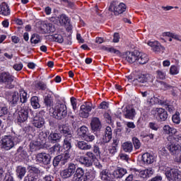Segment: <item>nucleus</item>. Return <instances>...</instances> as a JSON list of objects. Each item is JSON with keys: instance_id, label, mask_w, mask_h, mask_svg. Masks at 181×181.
Returning a JSON list of instances; mask_svg holds the SVG:
<instances>
[{"instance_id": "obj_1", "label": "nucleus", "mask_w": 181, "mask_h": 181, "mask_svg": "<svg viewBox=\"0 0 181 181\" xmlns=\"http://www.w3.org/2000/svg\"><path fill=\"white\" fill-rule=\"evenodd\" d=\"M58 130L62 135L64 136L63 147L65 151H70L73 146H71V141L73 139V132L70 130L69 127L62 124L58 127Z\"/></svg>"}, {"instance_id": "obj_2", "label": "nucleus", "mask_w": 181, "mask_h": 181, "mask_svg": "<svg viewBox=\"0 0 181 181\" xmlns=\"http://www.w3.org/2000/svg\"><path fill=\"white\" fill-rule=\"evenodd\" d=\"M126 60L128 63L137 62L139 64H146L149 62V57L143 52H129L126 53Z\"/></svg>"}, {"instance_id": "obj_3", "label": "nucleus", "mask_w": 181, "mask_h": 181, "mask_svg": "<svg viewBox=\"0 0 181 181\" xmlns=\"http://www.w3.org/2000/svg\"><path fill=\"white\" fill-rule=\"evenodd\" d=\"M49 113L55 119H64L67 117V106L62 103H57L49 110Z\"/></svg>"}, {"instance_id": "obj_4", "label": "nucleus", "mask_w": 181, "mask_h": 181, "mask_svg": "<svg viewBox=\"0 0 181 181\" xmlns=\"http://www.w3.org/2000/svg\"><path fill=\"white\" fill-rule=\"evenodd\" d=\"M22 141V136L5 135L1 139V148L4 151H11Z\"/></svg>"}, {"instance_id": "obj_5", "label": "nucleus", "mask_w": 181, "mask_h": 181, "mask_svg": "<svg viewBox=\"0 0 181 181\" xmlns=\"http://www.w3.org/2000/svg\"><path fill=\"white\" fill-rule=\"evenodd\" d=\"M0 83L4 84L6 88L11 90L16 86V78L10 74L9 72H1L0 74Z\"/></svg>"}, {"instance_id": "obj_6", "label": "nucleus", "mask_w": 181, "mask_h": 181, "mask_svg": "<svg viewBox=\"0 0 181 181\" xmlns=\"http://www.w3.org/2000/svg\"><path fill=\"white\" fill-rule=\"evenodd\" d=\"M97 157L93 151H86L85 156H81L78 158V162L85 168H91L93 166V161L96 160Z\"/></svg>"}, {"instance_id": "obj_7", "label": "nucleus", "mask_w": 181, "mask_h": 181, "mask_svg": "<svg viewBox=\"0 0 181 181\" xmlns=\"http://www.w3.org/2000/svg\"><path fill=\"white\" fill-rule=\"evenodd\" d=\"M148 83V84H152L153 83V76L149 74H141L139 75L136 78L132 81L133 86L141 87Z\"/></svg>"}, {"instance_id": "obj_8", "label": "nucleus", "mask_w": 181, "mask_h": 181, "mask_svg": "<svg viewBox=\"0 0 181 181\" xmlns=\"http://www.w3.org/2000/svg\"><path fill=\"white\" fill-rule=\"evenodd\" d=\"M151 114L157 121H166L168 119V112L162 107H153L151 110Z\"/></svg>"}, {"instance_id": "obj_9", "label": "nucleus", "mask_w": 181, "mask_h": 181, "mask_svg": "<svg viewBox=\"0 0 181 181\" xmlns=\"http://www.w3.org/2000/svg\"><path fill=\"white\" fill-rule=\"evenodd\" d=\"M165 176L169 181L181 180V172L177 168H167Z\"/></svg>"}, {"instance_id": "obj_10", "label": "nucleus", "mask_w": 181, "mask_h": 181, "mask_svg": "<svg viewBox=\"0 0 181 181\" xmlns=\"http://www.w3.org/2000/svg\"><path fill=\"white\" fill-rule=\"evenodd\" d=\"M93 110V103L90 102H86L83 105L81 106L79 111V116L81 118H88L90 116V112Z\"/></svg>"}, {"instance_id": "obj_11", "label": "nucleus", "mask_w": 181, "mask_h": 181, "mask_svg": "<svg viewBox=\"0 0 181 181\" xmlns=\"http://www.w3.org/2000/svg\"><path fill=\"white\" fill-rule=\"evenodd\" d=\"M29 111L30 109L28 107H23L18 112L17 121L22 124L28 121V118H29Z\"/></svg>"}, {"instance_id": "obj_12", "label": "nucleus", "mask_w": 181, "mask_h": 181, "mask_svg": "<svg viewBox=\"0 0 181 181\" xmlns=\"http://www.w3.org/2000/svg\"><path fill=\"white\" fill-rule=\"evenodd\" d=\"M52 157L49 153H39L36 156V162L42 163V165H50Z\"/></svg>"}, {"instance_id": "obj_13", "label": "nucleus", "mask_w": 181, "mask_h": 181, "mask_svg": "<svg viewBox=\"0 0 181 181\" xmlns=\"http://www.w3.org/2000/svg\"><path fill=\"white\" fill-rule=\"evenodd\" d=\"M147 45L152 47V50L157 54L163 53L165 52V48L158 41H148Z\"/></svg>"}, {"instance_id": "obj_14", "label": "nucleus", "mask_w": 181, "mask_h": 181, "mask_svg": "<svg viewBox=\"0 0 181 181\" xmlns=\"http://www.w3.org/2000/svg\"><path fill=\"white\" fill-rule=\"evenodd\" d=\"M167 148L170 152L171 155H179L181 152V146L177 144H168Z\"/></svg>"}, {"instance_id": "obj_15", "label": "nucleus", "mask_w": 181, "mask_h": 181, "mask_svg": "<svg viewBox=\"0 0 181 181\" xmlns=\"http://www.w3.org/2000/svg\"><path fill=\"white\" fill-rule=\"evenodd\" d=\"M60 139H62V135L54 132H51L48 136V141L49 144H59Z\"/></svg>"}, {"instance_id": "obj_16", "label": "nucleus", "mask_w": 181, "mask_h": 181, "mask_svg": "<svg viewBox=\"0 0 181 181\" xmlns=\"http://www.w3.org/2000/svg\"><path fill=\"white\" fill-rule=\"evenodd\" d=\"M8 102L10 105H13V107L17 105L18 103H19V93L14 92L10 95L8 98Z\"/></svg>"}, {"instance_id": "obj_17", "label": "nucleus", "mask_w": 181, "mask_h": 181, "mask_svg": "<svg viewBox=\"0 0 181 181\" xmlns=\"http://www.w3.org/2000/svg\"><path fill=\"white\" fill-rule=\"evenodd\" d=\"M25 175H26V167L23 165H18L16 167V175L18 179L22 180V179L25 177Z\"/></svg>"}, {"instance_id": "obj_18", "label": "nucleus", "mask_w": 181, "mask_h": 181, "mask_svg": "<svg viewBox=\"0 0 181 181\" xmlns=\"http://www.w3.org/2000/svg\"><path fill=\"white\" fill-rule=\"evenodd\" d=\"M112 139V129L110 127H107L105 130V135L103 138L104 144H108Z\"/></svg>"}, {"instance_id": "obj_19", "label": "nucleus", "mask_w": 181, "mask_h": 181, "mask_svg": "<svg viewBox=\"0 0 181 181\" xmlns=\"http://www.w3.org/2000/svg\"><path fill=\"white\" fill-rule=\"evenodd\" d=\"M90 127L92 131H94V132L100 131V129H101V122L100 121V119L93 117L90 122Z\"/></svg>"}, {"instance_id": "obj_20", "label": "nucleus", "mask_w": 181, "mask_h": 181, "mask_svg": "<svg viewBox=\"0 0 181 181\" xmlns=\"http://www.w3.org/2000/svg\"><path fill=\"white\" fill-rule=\"evenodd\" d=\"M45 124H46V122L45 121V118L42 117L41 116L35 117L33 120V125L35 127V128H43L45 126Z\"/></svg>"}, {"instance_id": "obj_21", "label": "nucleus", "mask_w": 181, "mask_h": 181, "mask_svg": "<svg viewBox=\"0 0 181 181\" xmlns=\"http://www.w3.org/2000/svg\"><path fill=\"white\" fill-rule=\"evenodd\" d=\"M112 175L115 179H121V177H124V175H127V169L118 167L113 171Z\"/></svg>"}, {"instance_id": "obj_22", "label": "nucleus", "mask_w": 181, "mask_h": 181, "mask_svg": "<svg viewBox=\"0 0 181 181\" xmlns=\"http://www.w3.org/2000/svg\"><path fill=\"white\" fill-rule=\"evenodd\" d=\"M76 146H77L78 149H81V151H90L93 148L91 144H89L84 141H77Z\"/></svg>"}, {"instance_id": "obj_23", "label": "nucleus", "mask_w": 181, "mask_h": 181, "mask_svg": "<svg viewBox=\"0 0 181 181\" xmlns=\"http://www.w3.org/2000/svg\"><path fill=\"white\" fill-rule=\"evenodd\" d=\"M135 115H136V112H135V109H128L127 107H124V116L125 117V118H127V119H134Z\"/></svg>"}, {"instance_id": "obj_24", "label": "nucleus", "mask_w": 181, "mask_h": 181, "mask_svg": "<svg viewBox=\"0 0 181 181\" xmlns=\"http://www.w3.org/2000/svg\"><path fill=\"white\" fill-rule=\"evenodd\" d=\"M142 162L146 165H151L153 162L155 161V157L149 153H145L142 156Z\"/></svg>"}, {"instance_id": "obj_25", "label": "nucleus", "mask_w": 181, "mask_h": 181, "mask_svg": "<svg viewBox=\"0 0 181 181\" xmlns=\"http://www.w3.org/2000/svg\"><path fill=\"white\" fill-rule=\"evenodd\" d=\"M0 15H4V16L11 15V9H9V6H8L5 2L1 3L0 5Z\"/></svg>"}, {"instance_id": "obj_26", "label": "nucleus", "mask_w": 181, "mask_h": 181, "mask_svg": "<svg viewBox=\"0 0 181 181\" xmlns=\"http://www.w3.org/2000/svg\"><path fill=\"white\" fill-rule=\"evenodd\" d=\"M127 11V6L124 3H120L119 5L114 7V12L115 15H120Z\"/></svg>"}, {"instance_id": "obj_27", "label": "nucleus", "mask_w": 181, "mask_h": 181, "mask_svg": "<svg viewBox=\"0 0 181 181\" xmlns=\"http://www.w3.org/2000/svg\"><path fill=\"white\" fill-rule=\"evenodd\" d=\"M96 173H97V172L95 171L94 168H90L88 171V173L86 175V178L83 180V181H93L94 179H95Z\"/></svg>"}, {"instance_id": "obj_28", "label": "nucleus", "mask_w": 181, "mask_h": 181, "mask_svg": "<svg viewBox=\"0 0 181 181\" xmlns=\"http://www.w3.org/2000/svg\"><path fill=\"white\" fill-rule=\"evenodd\" d=\"M28 98H29V96H28V93L25 91V90H21L18 93L19 102L22 104H25L28 103Z\"/></svg>"}, {"instance_id": "obj_29", "label": "nucleus", "mask_w": 181, "mask_h": 181, "mask_svg": "<svg viewBox=\"0 0 181 181\" xmlns=\"http://www.w3.org/2000/svg\"><path fill=\"white\" fill-rule=\"evenodd\" d=\"M122 149L124 151V152H127L129 153H131L132 151L134 150V146L132 145V142H124L122 144Z\"/></svg>"}, {"instance_id": "obj_30", "label": "nucleus", "mask_w": 181, "mask_h": 181, "mask_svg": "<svg viewBox=\"0 0 181 181\" xmlns=\"http://www.w3.org/2000/svg\"><path fill=\"white\" fill-rule=\"evenodd\" d=\"M30 104L34 110L40 108V104L39 103V98L37 96H33L30 99Z\"/></svg>"}, {"instance_id": "obj_31", "label": "nucleus", "mask_w": 181, "mask_h": 181, "mask_svg": "<svg viewBox=\"0 0 181 181\" xmlns=\"http://www.w3.org/2000/svg\"><path fill=\"white\" fill-rule=\"evenodd\" d=\"M28 169L30 172V174H31V175H35L37 176V175H39V173H41V175L45 174V171H40V170H39V168H37L33 165H29Z\"/></svg>"}, {"instance_id": "obj_32", "label": "nucleus", "mask_w": 181, "mask_h": 181, "mask_svg": "<svg viewBox=\"0 0 181 181\" xmlns=\"http://www.w3.org/2000/svg\"><path fill=\"white\" fill-rule=\"evenodd\" d=\"M167 139L168 141H170V139H174L175 142H181V134L175 130V133H173L172 136H169Z\"/></svg>"}, {"instance_id": "obj_33", "label": "nucleus", "mask_w": 181, "mask_h": 181, "mask_svg": "<svg viewBox=\"0 0 181 181\" xmlns=\"http://www.w3.org/2000/svg\"><path fill=\"white\" fill-rule=\"evenodd\" d=\"M59 22L62 26H65L67 23H70V19L66 14H62L59 18Z\"/></svg>"}, {"instance_id": "obj_34", "label": "nucleus", "mask_w": 181, "mask_h": 181, "mask_svg": "<svg viewBox=\"0 0 181 181\" xmlns=\"http://www.w3.org/2000/svg\"><path fill=\"white\" fill-rule=\"evenodd\" d=\"M88 128H87V127L86 126H82L81 127H80L79 130H78V135L81 136V138H82L83 139H84V137L88 134Z\"/></svg>"}, {"instance_id": "obj_35", "label": "nucleus", "mask_w": 181, "mask_h": 181, "mask_svg": "<svg viewBox=\"0 0 181 181\" xmlns=\"http://www.w3.org/2000/svg\"><path fill=\"white\" fill-rule=\"evenodd\" d=\"M101 49L104 50V52H107L108 53H114L115 54H119V51L118 49H115L112 47L103 46L101 47Z\"/></svg>"}, {"instance_id": "obj_36", "label": "nucleus", "mask_w": 181, "mask_h": 181, "mask_svg": "<svg viewBox=\"0 0 181 181\" xmlns=\"http://www.w3.org/2000/svg\"><path fill=\"white\" fill-rule=\"evenodd\" d=\"M41 40L40 35L38 34H33L30 37V43L32 45H37V43H40Z\"/></svg>"}, {"instance_id": "obj_37", "label": "nucleus", "mask_w": 181, "mask_h": 181, "mask_svg": "<svg viewBox=\"0 0 181 181\" xmlns=\"http://www.w3.org/2000/svg\"><path fill=\"white\" fill-rule=\"evenodd\" d=\"M163 131L165 134H168V135H170V136H172L173 134L176 133V129L173 127H170V126L169 125H165L163 127Z\"/></svg>"}, {"instance_id": "obj_38", "label": "nucleus", "mask_w": 181, "mask_h": 181, "mask_svg": "<svg viewBox=\"0 0 181 181\" xmlns=\"http://www.w3.org/2000/svg\"><path fill=\"white\" fill-rule=\"evenodd\" d=\"M180 71V66L172 65L170 67V74H171V76H176L177 74H179Z\"/></svg>"}, {"instance_id": "obj_39", "label": "nucleus", "mask_w": 181, "mask_h": 181, "mask_svg": "<svg viewBox=\"0 0 181 181\" xmlns=\"http://www.w3.org/2000/svg\"><path fill=\"white\" fill-rule=\"evenodd\" d=\"M61 158V165H66L70 159V154L69 153H65L62 155H59Z\"/></svg>"}, {"instance_id": "obj_40", "label": "nucleus", "mask_w": 181, "mask_h": 181, "mask_svg": "<svg viewBox=\"0 0 181 181\" xmlns=\"http://www.w3.org/2000/svg\"><path fill=\"white\" fill-rule=\"evenodd\" d=\"M40 146V141H33L30 143V148L31 151H37Z\"/></svg>"}, {"instance_id": "obj_41", "label": "nucleus", "mask_w": 181, "mask_h": 181, "mask_svg": "<svg viewBox=\"0 0 181 181\" xmlns=\"http://www.w3.org/2000/svg\"><path fill=\"white\" fill-rule=\"evenodd\" d=\"M60 175L63 179H69V177H71L73 176V174L66 168L61 171Z\"/></svg>"}, {"instance_id": "obj_42", "label": "nucleus", "mask_w": 181, "mask_h": 181, "mask_svg": "<svg viewBox=\"0 0 181 181\" xmlns=\"http://www.w3.org/2000/svg\"><path fill=\"white\" fill-rule=\"evenodd\" d=\"M160 88L163 91H167V90H170L172 88V86L165 81H160Z\"/></svg>"}, {"instance_id": "obj_43", "label": "nucleus", "mask_w": 181, "mask_h": 181, "mask_svg": "<svg viewBox=\"0 0 181 181\" xmlns=\"http://www.w3.org/2000/svg\"><path fill=\"white\" fill-rule=\"evenodd\" d=\"M52 40H53V42H57L58 43H63V42H64V39H63V36L59 34H55L52 35Z\"/></svg>"}, {"instance_id": "obj_44", "label": "nucleus", "mask_w": 181, "mask_h": 181, "mask_svg": "<svg viewBox=\"0 0 181 181\" xmlns=\"http://www.w3.org/2000/svg\"><path fill=\"white\" fill-rule=\"evenodd\" d=\"M133 172H137V173H139V175L140 176V177H142L143 179L148 178V177L146 175V170H138L136 168H134Z\"/></svg>"}, {"instance_id": "obj_45", "label": "nucleus", "mask_w": 181, "mask_h": 181, "mask_svg": "<svg viewBox=\"0 0 181 181\" xmlns=\"http://www.w3.org/2000/svg\"><path fill=\"white\" fill-rule=\"evenodd\" d=\"M35 88L37 90H42V91H45V90H46V88H47V85H46V83H45V82L40 81V82H37V83H35Z\"/></svg>"}, {"instance_id": "obj_46", "label": "nucleus", "mask_w": 181, "mask_h": 181, "mask_svg": "<svg viewBox=\"0 0 181 181\" xmlns=\"http://www.w3.org/2000/svg\"><path fill=\"white\" fill-rule=\"evenodd\" d=\"M76 169H77V167L76 166V164L73 163H70L68 165V167L66 168V170H68L72 175H74V173H76Z\"/></svg>"}, {"instance_id": "obj_47", "label": "nucleus", "mask_w": 181, "mask_h": 181, "mask_svg": "<svg viewBox=\"0 0 181 181\" xmlns=\"http://www.w3.org/2000/svg\"><path fill=\"white\" fill-rule=\"evenodd\" d=\"M44 103L46 107H52V105H53V100H52V98L49 95L45 96L44 98Z\"/></svg>"}, {"instance_id": "obj_48", "label": "nucleus", "mask_w": 181, "mask_h": 181, "mask_svg": "<svg viewBox=\"0 0 181 181\" xmlns=\"http://www.w3.org/2000/svg\"><path fill=\"white\" fill-rule=\"evenodd\" d=\"M74 175L83 179V176H84V169L81 167L77 168Z\"/></svg>"}, {"instance_id": "obj_49", "label": "nucleus", "mask_w": 181, "mask_h": 181, "mask_svg": "<svg viewBox=\"0 0 181 181\" xmlns=\"http://www.w3.org/2000/svg\"><path fill=\"white\" fill-rule=\"evenodd\" d=\"M180 93V90H179L176 87L172 86L171 88V95L174 98H177L179 97V93Z\"/></svg>"}, {"instance_id": "obj_50", "label": "nucleus", "mask_w": 181, "mask_h": 181, "mask_svg": "<svg viewBox=\"0 0 181 181\" xmlns=\"http://www.w3.org/2000/svg\"><path fill=\"white\" fill-rule=\"evenodd\" d=\"M159 155L160 158H167L169 156V153H168V150L165 147H163L159 151Z\"/></svg>"}, {"instance_id": "obj_51", "label": "nucleus", "mask_w": 181, "mask_h": 181, "mask_svg": "<svg viewBox=\"0 0 181 181\" xmlns=\"http://www.w3.org/2000/svg\"><path fill=\"white\" fill-rule=\"evenodd\" d=\"M83 141L86 142H93L95 139V136L88 133L83 137Z\"/></svg>"}, {"instance_id": "obj_52", "label": "nucleus", "mask_w": 181, "mask_h": 181, "mask_svg": "<svg viewBox=\"0 0 181 181\" xmlns=\"http://www.w3.org/2000/svg\"><path fill=\"white\" fill-rule=\"evenodd\" d=\"M132 142L135 149H139L141 148V141L136 137L132 138Z\"/></svg>"}, {"instance_id": "obj_53", "label": "nucleus", "mask_w": 181, "mask_h": 181, "mask_svg": "<svg viewBox=\"0 0 181 181\" xmlns=\"http://www.w3.org/2000/svg\"><path fill=\"white\" fill-rule=\"evenodd\" d=\"M157 73V78H160V80H165L166 78V73L165 71L158 70Z\"/></svg>"}, {"instance_id": "obj_54", "label": "nucleus", "mask_w": 181, "mask_h": 181, "mask_svg": "<svg viewBox=\"0 0 181 181\" xmlns=\"http://www.w3.org/2000/svg\"><path fill=\"white\" fill-rule=\"evenodd\" d=\"M93 153L96 156V158H100L101 156V151L100 150V147L98 146H93Z\"/></svg>"}, {"instance_id": "obj_55", "label": "nucleus", "mask_w": 181, "mask_h": 181, "mask_svg": "<svg viewBox=\"0 0 181 181\" xmlns=\"http://www.w3.org/2000/svg\"><path fill=\"white\" fill-rule=\"evenodd\" d=\"M18 153L23 158V159H25L26 158L28 153L23 150V148L19 147L17 150Z\"/></svg>"}, {"instance_id": "obj_56", "label": "nucleus", "mask_w": 181, "mask_h": 181, "mask_svg": "<svg viewBox=\"0 0 181 181\" xmlns=\"http://www.w3.org/2000/svg\"><path fill=\"white\" fill-rule=\"evenodd\" d=\"M59 163H62V158L60 157V155L56 156L53 160V165L54 168L59 166Z\"/></svg>"}, {"instance_id": "obj_57", "label": "nucleus", "mask_w": 181, "mask_h": 181, "mask_svg": "<svg viewBox=\"0 0 181 181\" xmlns=\"http://www.w3.org/2000/svg\"><path fill=\"white\" fill-rule=\"evenodd\" d=\"M100 110H108L110 108V103L108 102L103 101L99 105Z\"/></svg>"}, {"instance_id": "obj_58", "label": "nucleus", "mask_w": 181, "mask_h": 181, "mask_svg": "<svg viewBox=\"0 0 181 181\" xmlns=\"http://www.w3.org/2000/svg\"><path fill=\"white\" fill-rule=\"evenodd\" d=\"M100 176L101 179H104L105 180H107V179H110V177H108V170H103L100 172Z\"/></svg>"}, {"instance_id": "obj_59", "label": "nucleus", "mask_w": 181, "mask_h": 181, "mask_svg": "<svg viewBox=\"0 0 181 181\" xmlns=\"http://www.w3.org/2000/svg\"><path fill=\"white\" fill-rule=\"evenodd\" d=\"M47 31L49 32V33H53L54 30H56V28H54V25L52 23H48L46 25Z\"/></svg>"}, {"instance_id": "obj_60", "label": "nucleus", "mask_w": 181, "mask_h": 181, "mask_svg": "<svg viewBox=\"0 0 181 181\" xmlns=\"http://www.w3.org/2000/svg\"><path fill=\"white\" fill-rule=\"evenodd\" d=\"M119 159H120L121 160H126V162H128V160H129V156L121 153L119 154Z\"/></svg>"}, {"instance_id": "obj_61", "label": "nucleus", "mask_w": 181, "mask_h": 181, "mask_svg": "<svg viewBox=\"0 0 181 181\" xmlns=\"http://www.w3.org/2000/svg\"><path fill=\"white\" fill-rule=\"evenodd\" d=\"M38 136H39L40 141H42V142H45V141H46V139L47 138V133L41 132L39 134Z\"/></svg>"}, {"instance_id": "obj_62", "label": "nucleus", "mask_w": 181, "mask_h": 181, "mask_svg": "<svg viewBox=\"0 0 181 181\" xmlns=\"http://www.w3.org/2000/svg\"><path fill=\"white\" fill-rule=\"evenodd\" d=\"M71 104L74 111H76L77 110V101L74 97L71 98Z\"/></svg>"}, {"instance_id": "obj_63", "label": "nucleus", "mask_w": 181, "mask_h": 181, "mask_svg": "<svg viewBox=\"0 0 181 181\" xmlns=\"http://www.w3.org/2000/svg\"><path fill=\"white\" fill-rule=\"evenodd\" d=\"M49 125L50 127L49 129H54L57 127L56 121L52 119H49L48 120Z\"/></svg>"}, {"instance_id": "obj_64", "label": "nucleus", "mask_w": 181, "mask_h": 181, "mask_svg": "<svg viewBox=\"0 0 181 181\" xmlns=\"http://www.w3.org/2000/svg\"><path fill=\"white\" fill-rule=\"evenodd\" d=\"M43 180H45V181H54V177H53V175H45L43 177Z\"/></svg>"}]
</instances>
